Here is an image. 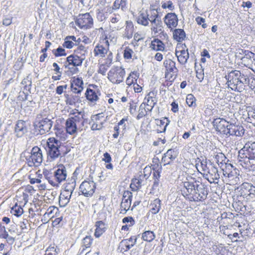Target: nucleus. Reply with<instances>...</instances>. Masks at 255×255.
Returning <instances> with one entry per match:
<instances>
[{"label": "nucleus", "mask_w": 255, "mask_h": 255, "mask_svg": "<svg viewBox=\"0 0 255 255\" xmlns=\"http://www.w3.org/2000/svg\"><path fill=\"white\" fill-rule=\"evenodd\" d=\"M239 156L255 158V142L247 143L239 152Z\"/></svg>", "instance_id": "obj_11"}, {"label": "nucleus", "mask_w": 255, "mask_h": 255, "mask_svg": "<svg viewBox=\"0 0 255 255\" xmlns=\"http://www.w3.org/2000/svg\"><path fill=\"white\" fill-rule=\"evenodd\" d=\"M145 13L147 15L148 20L150 21L151 23L159 20L158 18V13L156 9L153 8L150 9L148 11H145Z\"/></svg>", "instance_id": "obj_35"}, {"label": "nucleus", "mask_w": 255, "mask_h": 255, "mask_svg": "<svg viewBox=\"0 0 255 255\" xmlns=\"http://www.w3.org/2000/svg\"><path fill=\"white\" fill-rule=\"evenodd\" d=\"M118 250L120 253L124 254L128 251V240L124 239L120 243Z\"/></svg>", "instance_id": "obj_46"}, {"label": "nucleus", "mask_w": 255, "mask_h": 255, "mask_svg": "<svg viewBox=\"0 0 255 255\" xmlns=\"http://www.w3.org/2000/svg\"><path fill=\"white\" fill-rule=\"evenodd\" d=\"M27 131L26 123L23 120L17 121L14 128V131L17 137H21Z\"/></svg>", "instance_id": "obj_20"}, {"label": "nucleus", "mask_w": 255, "mask_h": 255, "mask_svg": "<svg viewBox=\"0 0 255 255\" xmlns=\"http://www.w3.org/2000/svg\"><path fill=\"white\" fill-rule=\"evenodd\" d=\"M128 88H130L131 89H133L135 92L139 93L141 90V87H140L138 85L136 84V86H135V84H128Z\"/></svg>", "instance_id": "obj_58"}, {"label": "nucleus", "mask_w": 255, "mask_h": 255, "mask_svg": "<svg viewBox=\"0 0 255 255\" xmlns=\"http://www.w3.org/2000/svg\"><path fill=\"white\" fill-rule=\"evenodd\" d=\"M108 70V68L107 66L105 65H101L99 67V69L98 70V72L103 75H105L107 71Z\"/></svg>", "instance_id": "obj_64"}, {"label": "nucleus", "mask_w": 255, "mask_h": 255, "mask_svg": "<svg viewBox=\"0 0 255 255\" xmlns=\"http://www.w3.org/2000/svg\"><path fill=\"white\" fill-rule=\"evenodd\" d=\"M52 119H35L33 126L35 129L38 130L39 134L41 135L45 134L50 131L52 127L53 124Z\"/></svg>", "instance_id": "obj_5"}, {"label": "nucleus", "mask_w": 255, "mask_h": 255, "mask_svg": "<svg viewBox=\"0 0 255 255\" xmlns=\"http://www.w3.org/2000/svg\"><path fill=\"white\" fill-rule=\"evenodd\" d=\"M21 157L24 158L30 167L38 166L43 161L42 150L37 146L33 147L30 152L24 151L21 154Z\"/></svg>", "instance_id": "obj_4"}, {"label": "nucleus", "mask_w": 255, "mask_h": 255, "mask_svg": "<svg viewBox=\"0 0 255 255\" xmlns=\"http://www.w3.org/2000/svg\"><path fill=\"white\" fill-rule=\"evenodd\" d=\"M95 226L96 229L94 235L96 238H99L106 231V225L103 221H99L96 223Z\"/></svg>", "instance_id": "obj_25"}, {"label": "nucleus", "mask_w": 255, "mask_h": 255, "mask_svg": "<svg viewBox=\"0 0 255 255\" xmlns=\"http://www.w3.org/2000/svg\"><path fill=\"white\" fill-rule=\"evenodd\" d=\"M244 56L241 58L242 60V62L244 63V64L246 65V64H249L250 62H253L252 59L254 60L255 59V54L248 50H245L243 51Z\"/></svg>", "instance_id": "obj_28"}, {"label": "nucleus", "mask_w": 255, "mask_h": 255, "mask_svg": "<svg viewBox=\"0 0 255 255\" xmlns=\"http://www.w3.org/2000/svg\"><path fill=\"white\" fill-rule=\"evenodd\" d=\"M52 53L55 57L63 56L67 55L65 50L60 46L56 49H54Z\"/></svg>", "instance_id": "obj_49"}, {"label": "nucleus", "mask_w": 255, "mask_h": 255, "mask_svg": "<svg viewBox=\"0 0 255 255\" xmlns=\"http://www.w3.org/2000/svg\"><path fill=\"white\" fill-rule=\"evenodd\" d=\"M160 200L155 199L150 204V211L152 214H156L159 211L161 208Z\"/></svg>", "instance_id": "obj_34"}, {"label": "nucleus", "mask_w": 255, "mask_h": 255, "mask_svg": "<svg viewBox=\"0 0 255 255\" xmlns=\"http://www.w3.org/2000/svg\"><path fill=\"white\" fill-rule=\"evenodd\" d=\"M148 17L145 12H141L137 20L138 23L144 26H146L148 24Z\"/></svg>", "instance_id": "obj_42"}, {"label": "nucleus", "mask_w": 255, "mask_h": 255, "mask_svg": "<svg viewBox=\"0 0 255 255\" xmlns=\"http://www.w3.org/2000/svg\"><path fill=\"white\" fill-rule=\"evenodd\" d=\"M174 151L172 149H169L167 151V152L164 155V159L166 158H170L171 160L174 157L173 156V153H174Z\"/></svg>", "instance_id": "obj_60"}, {"label": "nucleus", "mask_w": 255, "mask_h": 255, "mask_svg": "<svg viewBox=\"0 0 255 255\" xmlns=\"http://www.w3.org/2000/svg\"><path fill=\"white\" fill-rule=\"evenodd\" d=\"M127 0H116L114 6L116 8L120 7L125 11L128 10Z\"/></svg>", "instance_id": "obj_41"}, {"label": "nucleus", "mask_w": 255, "mask_h": 255, "mask_svg": "<svg viewBox=\"0 0 255 255\" xmlns=\"http://www.w3.org/2000/svg\"><path fill=\"white\" fill-rule=\"evenodd\" d=\"M66 99L65 102L67 105H74L79 101V97L76 95H69L65 94L64 95Z\"/></svg>", "instance_id": "obj_36"}, {"label": "nucleus", "mask_w": 255, "mask_h": 255, "mask_svg": "<svg viewBox=\"0 0 255 255\" xmlns=\"http://www.w3.org/2000/svg\"><path fill=\"white\" fill-rule=\"evenodd\" d=\"M126 183L124 182L122 183L120 187L119 191L123 193V198L122 202L121 204V207L122 208H127V203L128 202V199H126L127 195L128 194V190H126Z\"/></svg>", "instance_id": "obj_30"}, {"label": "nucleus", "mask_w": 255, "mask_h": 255, "mask_svg": "<svg viewBox=\"0 0 255 255\" xmlns=\"http://www.w3.org/2000/svg\"><path fill=\"white\" fill-rule=\"evenodd\" d=\"M152 26L151 27V31L154 34H161L163 32L162 22L161 20L159 19L152 22Z\"/></svg>", "instance_id": "obj_29"}, {"label": "nucleus", "mask_w": 255, "mask_h": 255, "mask_svg": "<svg viewBox=\"0 0 255 255\" xmlns=\"http://www.w3.org/2000/svg\"><path fill=\"white\" fill-rule=\"evenodd\" d=\"M75 23L81 28L88 29L93 26V20L89 13H86L79 14Z\"/></svg>", "instance_id": "obj_8"}, {"label": "nucleus", "mask_w": 255, "mask_h": 255, "mask_svg": "<svg viewBox=\"0 0 255 255\" xmlns=\"http://www.w3.org/2000/svg\"><path fill=\"white\" fill-rule=\"evenodd\" d=\"M163 65L168 73H176L177 72V69L175 66V62L171 59L165 60Z\"/></svg>", "instance_id": "obj_26"}, {"label": "nucleus", "mask_w": 255, "mask_h": 255, "mask_svg": "<svg viewBox=\"0 0 255 255\" xmlns=\"http://www.w3.org/2000/svg\"><path fill=\"white\" fill-rule=\"evenodd\" d=\"M244 133V129L241 126H236L234 124L229 125L226 131V135L242 136Z\"/></svg>", "instance_id": "obj_19"}, {"label": "nucleus", "mask_w": 255, "mask_h": 255, "mask_svg": "<svg viewBox=\"0 0 255 255\" xmlns=\"http://www.w3.org/2000/svg\"><path fill=\"white\" fill-rule=\"evenodd\" d=\"M71 193L62 191L59 196V205L61 207H65L70 201Z\"/></svg>", "instance_id": "obj_23"}, {"label": "nucleus", "mask_w": 255, "mask_h": 255, "mask_svg": "<svg viewBox=\"0 0 255 255\" xmlns=\"http://www.w3.org/2000/svg\"><path fill=\"white\" fill-rule=\"evenodd\" d=\"M83 117L80 114L68 118L66 122V129L69 134L72 135L77 132L79 124H83Z\"/></svg>", "instance_id": "obj_6"}, {"label": "nucleus", "mask_w": 255, "mask_h": 255, "mask_svg": "<svg viewBox=\"0 0 255 255\" xmlns=\"http://www.w3.org/2000/svg\"><path fill=\"white\" fill-rule=\"evenodd\" d=\"M76 186V182L75 181L71 183H68L66 184L64 189L63 191H66L72 194Z\"/></svg>", "instance_id": "obj_47"}, {"label": "nucleus", "mask_w": 255, "mask_h": 255, "mask_svg": "<svg viewBox=\"0 0 255 255\" xmlns=\"http://www.w3.org/2000/svg\"><path fill=\"white\" fill-rule=\"evenodd\" d=\"M45 149L48 159L50 161L64 157L70 151V148L69 146L54 137L47 139Z\"/></svg>", "instance_id": "obj_2"}, {"label": "nucleus", "mask_w": 255, "mask_h": 255, "mask_svg": "<svg viewBox=\"0 0 255 255\" xmlns=\"http://www.w3.org/2000/svg\"><path fill=\"white\" fill-rule=\"evenodd\" d=\"M141 181L138 179L134 178L131 180V182L130 184V188L132 191H136L141 186Z\"/></svg>", "instance_id": "obj_43"}, {"label": "nucleus", "mask_w": 255, "mask_h": 255, "mask_svg": "<svg viewBox=\"0 0 255 255\" xmlns=\"http://www.w3.org/2000/svg\"><path fill=\"white\" fill-rule=\"evenodd\" d=\"M203 177L207 179L210 183L215 182L216 180H218L220 178L217 168L213 163L210 166L209 169L206 173H203Z\"/></svg>", "instance_id": "obj_12"}, {"label": "nucleus", "mask_w": 255, "mask_h": 255, "mask_svg": "<svg viewBox=\"0 0 255 255\" xmlns=\"http://www.w3.org/2000/svg\"><path fill=\"white\" fill-rule=\"evenodd\" d=\"M213 125L216 130L226 134L229 126V123L224 119H216L213 122Z\"/></svg>", "instance_id": "obj_17"}, {"label": "nucleus", "mask_w": 255, "mask_h": 255, "mask_svg": "<svg viewBox=\"0 0 255 255\" xmlns=\"http://www.w3.org/2000/svg\"><path fill=\"white\" fill-rule=\"evenodd\" d=\"M190 179L191 181L182 182L181 191L183 196L190 201L198 202L205 200L208 194L204 185L191 178Z\"/></svg>", "instance_id": "obj_1"}, {"label": "nucleus", "mask_w": 255, "mask_h": 255, "mask_svg": "<svg viewBox=\"0 0 255 255\" xmlns=\"http://www.w3.org/2000/svg\"><path fill=\"white\" fill-rule=\"evenodd\" d=\"M240 164L245 169L250 171L255 170V158L247 156H239Z\"/></svg>", "instance_id": "obj_14"}, {"label": "nucleus", "mask_w": 255, "mask_h": 255, "mask_svg": "<svg viewBox=\"0 0 255 255\" xmlns=\"http://www.w3.org/2000/svg\"><path fill=\"white\" fill-rule=\"evenodd\" d=\"M173 36L177 42H182L185 39L186 34L183 29H176L173 31Z\"/></svg>", "instance_id": "obj_31"}, {"label": "nucleus", "mask_w": 255, "mask_h": 255, "mask_svg": "<svg viewBox=\"0 0 255 255\" xmlns=\"http://www.w3.org/2000/svg\"><path fill=\"white\" fill-rule=\"evenodd\" d=\"M240 192L244 198L255 197V186L250 183H243L240 187Z\"/></svg>", "instance_id": "obj_10"}, {"label": "nucleus", "mask_w": 255, "mask_h": 255, "mask_svg": "<svg viewBox=\"0 0 255 255\" xmlns=\"http://www.w3.org/2000/svg\"><path fill=\"white\" fill-rule=\"evenodd\" d=\"M155 238L154 233L152 231H146L142 234V239L148 242L153 241Z\"/></svg>", "instance_id": "obj_40"}, {"label": "nucleus", "mask_w": 255, "mask_h": 255, "mask_svg": "<svg viewBox=\"0 0 255 255\" xmlns=\"http://www.w3.org/2000/svg\"><path fill=\"white\" fill-rule=\"evenodd\" d=\"M212 164L213 163L211 161H209V163H208L206 160H203L200 161V165L199 164H196V166L199 171H200V170L198 168V166L200 167V169L203 172V173H206L209 169L210 166H211Z\"/></svg>", "instance_id": "obj_37"}, {"label": "nucleus", "mask_w": 255, "mask_h": 255, "mask_svg": "<svg viewBox=\"0 0 255 255\" xmlns=\"http://www.w3.org/2000/svg\"><path fill=\"white\" fill-rule=\"evenodd\" d=\"M23 210L22 207L18 206L17 204L15 205L11 209V213L15 216L17 217L20 216L22 214Z\"/></svg>", "instance_id": "obj_48"}, {"label": "nucleus", "mask_w": 255, "mask_h": 255, "mask_svg": "<svg viewBox=\"0 0 255 255\" xmlns=\"http://www.w3.org/2000/svg\"><path fill=\"white\" fill-rule=\"evenodd\" d=\"M176 56L178 58V61L182 64L187 62L189 58V53L188 50H182L180 51H176Z\"/></svg>", "instance_id": "obj_24"}, {"label": "nucleus", "mask_w": 255, "mask_h": 255, "mask_svg": "<svg viewBox=\"0 0 255 255\" xmlns=\"http://www.w3.org/2000/svg\"><path fill=\"white\" fill-rule=\"evenodd\" d=\"M186 103L189 107L196 106V99L192 94H189L186 97Z\"/></svg>", "instance_id": "obj_51"}, {"label": "nucleus", "mask_w": 255, "mask_h": 255, "mask_svg": "<svg viewBox=\"0 0 255 255\" xmlns=\"http://www.w3.org/2000/svg\"><path fill=\"white\" fill-rule=\"evenodd\" d=\"M107 49L102 45L97 46L94 49L95 55L100 54L102 57L104 56V55L107 53Z\"/></svg>", "instance_id": "obj_52"}, {"label": "nucleus", "mask_w": 255, "mask_h": 255, "mask_svg": "<svg viewBox=\"0 0 255 255\" xmlns=\"http://www.w3.org/2000/svg\"><path fill=\"white\" fill-rule=\"evenodd\" d=\"M137 239V237L136 236H131L128 239V250L135 244Z\"/></svg>", "instance_id": "obj_57"}, {"label": "nucleus", "mask_w": 255, "mask_h": 255, "mask_svg": "<svg viewBox=\"0 0 255 255\" xmlns=\"http://www.w3.org/2000/svg\"><path fill=\"white\" fill-rule=\"evenodd\" d=\"M58 211V209L57 208L51 206L48 208L46 214H47L49 217L52 218L54 216V214H56Z\"/></svg>", "instance_id": "obj_53"}, {"label": "nucleus", "mask_w": 255, "mask_h": 255, "mask_svg": "<svg viewBox=\"0 0 255 255\" xmlns=\"http://www.w3.org/2000/svg\"><path fill=\"white\" fill-rule=\"evenodd\" d=\"M83 81L79 78L74 79L71 84V91L74 93L79 94L83 90Z\"/></svg>", "instance_id": "obj_21"}, {"label": "nucleus", "mask_w": 255, "mask_h": 255, "mask_svg": "<svg viewBox=\"0 0 255 255\" xmlns=\"http://www.w3.org/2000/svg\"><path fill=\"white\" fill-rule=\"evenodd\" d=\"M155 123L156 125L155 129L158 133H161L165 131L167 124L165 123L164 120L156 119Z\"/></svg>", "instance_id": "obj_32"}, {"label": "nucleus", "mask_w": 255, "mask_h": 255, "mask_svg": "<svg viewBox=\"0 0 255 255\" xmlns=\"http://www.w3.org/2000/svg\"><path fill=\"white\" fill-rule=\"evenodd\" d=\"M126 72L122 67L112 69L108 73V79L113 83H120L124 79Z\"/></svg>", "instance_id": "obj_9"}, {"label": "nucleus", "mask_w": 255, "mask_h": 255, "mask_svg": "<svg viewBox=\"0 0 255 255\" xmlns=\"http://www.w3.org/2000/svg\"><path fill=\"white\" fill-rule=\"evenodd\" d=\"M138 77V74L136 72H133L128 75V81L131 79L130 84H134L136 82L137 79Z\"/></svg>", "instance_id": "obj_55"}, {"label": "nucleus", "mask_w": 255, "mask_h": 255, "mask_svg": "<svg viewBox=\"0 0 255 255\" xmlns=\"http://www.w3.org/2000/svg\"><path fill=\"white\" fill-rule=\"evenodd\" d=\"M74 45L75 44L73 42L66 37L65 38V41L62 45L64 47L68 49H71L73 47Z\"/></svg>", "instance_id": "obj_54"}, {"label": "nucleus", "mask_w": 255, "mask_h": 255, "mask_svg": "<svg viewBox=\"0 0 255 255\" xmlns=\"http://www.w3.org/2000/svg\"><path fill=\"white\" fill-rule=\"evenodd\" d=\"M53 119L52 116L50 115V110L47 108L44 109L41 113L38 114L35 119Z\"/></svg>", "instance_id": "obj_38"}, {"label": "nucleus", "mask_w": 255, "mask_h": 255, "mask_svg": "<svg viewBox=\"0 0 255 255\" xmlns=\"http://www.w3.org/2000/svg\"><path fill=\"white\" fill-rule=\"evenodd\" d=\"M80 190L82 194L86 197H90L93 195L96 189V184L93 180V177L84 181L80 186Z\"/></svg>", "instance_id": "obj_7"}, {"label": "nucleus", "mask_w": 255, "mask_h": 255, "mask_svg": "<svg viewBox=\"0 0 255 255\" xmlns=\"http://www.w3.org/2000/svg\"><path fill=\"white\" fill-rule=\"evenodd\" d=\"M146 110H147L146 108L145 109L144 106L143 107L142 104H141L140 106L139 113L137 115L136 114V119L138 120L141 118L143 116H144L145 115V112L146 111Z\"/></svg>", "instance_id": "obj_56"}, {"label": "nucleus", "mask_w": 255, "mask_h": 255, "mask_svg": "<svg viewBox=\"0 0 255 255\" xmlns=\"http://www.w3.org/2000/svg\"><path fill=\"white\" fill-rule=\"evenodd\" d=\"M157 102L156 95L153 92H150L144 98V102L142 104L147 111H151Z\"/></svg>", "instance_id": "obj_16"}, {"label": "nucleus", "mask_w": 255, "mask_h": 255, "mask_svg": "<svg viewBox=\"0 0 255 255\" xmlns=\"http://www.w3.org/2000/svg\"><path fill=\"white\" fill-rule=\"evenodd\" d=\"M87 99L93 103H95L99 99L98 93L93 89L88 88L85 93Z\"/></svg>", "instance_id": "obj_27"}, {"label": "nucleus", "mask_w": 255, "mask_h": 255, "mask_svg": "<svg viewBox=\"0 0 255 255\" xmlns=\"http://www.w3.org/2000/svg\"><path fill=\"white\" fill-rule=\"evenodd\" d=\"M225 78L228 87L239 92L244 91L245 85L250 82L248 76L239 70H232L225 76Z\"/></svg>", "instance_id": "obj_3"}, {"label": "nucleus", "mask_w": 255, "mask_h": 255, "mask_svg": "<svg viewBox=\"0 0 255 255\" xmlns=\"http://www.w3.org/2000/svg\"><path fill=\"white\" fill-rule=\"evenodd\" d=\"M213 157L215 158L216 162L219 165L220 164H222V163L225 161L226 158L225 155L222 152L217 153H214Z\"/></svg>", "instance_id": "obj_45"}, {"label": "nucleus", "mask_w": 255, "mask_h": 255, "mask_svg": "<svg viewBox=\"0 0 255 255\" xmlns=\"http://www.w3.org/2000/svg\"><path fill=\"white\" fill-rule=\"evenodd\" d=\"M97 17L99 20L102 21L105 19V16L103 11L99 9L96 10Z\"/></svg>", "instance_id": "obj_59"}, {"label": "nucleus", "mask_w": 255, "mask_h": 255, "mask_svg": "<svg viewBox=\"0 0 255 255\" xmlns=\"http://www.w3.org/2000/svg\"><path fill=\"white\" fill-rule=\"evenodd\" d=\"M67 177V171L65 167L63 164L58 166V169L54 172V181L57 183V186L61 182L65 180Z\"/></svg>", "instance_id": "obj_13"}, {"label": "nucleus", "mask_w": 255, "mask_h": 255, "mask_svg": "<svg viewBox=\"0 0 255 255\" xmlns=\"http://www.w3.org/2000/svg\"><path fill=\"white\" fill-rule=\"evenodd\" d=\"M164 21L169 28L172 29L177 26L178 19L175 13H168L165 16Z\"/></svg>", "instance_id": "obj_18"}, {"label": "nucleus", "mask_w": 255, "mask_h": 255, "mask_svg": "<svg viewBox=\"0 0 255 255\" xmlns=\"http://www.w3.org/2000/svg\"><path fill=\"white\" fill-rule=\"evenodd\" d=\"M91 129L93 130H100L103 127V123L100 121L98 115H94L91 117Z\"/></svg>", "instance_id": "obj_22"}, {"label": "nucleus", "mask_w": 255, "mask_h": 255, "mask_svg": "<svg viewBox=\"0 0 255 255\" xmlns=\"http://www.w3.org/2000/svg\"><path fill=\"white\" fill-rule=\"evenodd\" d=\"M44 177L48 180V182L53 186H57V183L54 181V173H52L48 170L43 171Z\"/></svg>", "instance_id": "obj_39"}, {"label": "nucleus", "mask_w": 255, "mask_h": 255, "mask_svg": "<svg viewBox=\"0 0 255 255\" xmlns=\"http://www.w3.org/2000/svg\"><path fill=\"white\" fill-rule=\"evenodd\" d=\"M84 60V58L81 56H79L76 54H72L67 57L64 66L65 68H67L70 65H72L74 67L80 66L82 65Z\"/></svg>", "instance_id": "obj_15"}, {"label": "nucleus", "mask_w": 255, "mask_h": 255, "mask_svg": "<svg viewBox=\"0 0 255 255\" xmlns=\"http://www.w3.org/2000/svg\"><path fill=\"white\" fill-rule=\"evenodd\" d=\"M143 39V37L139 34L136 33L134 35L133 40L134 42H132V44L135 45L136 44V42L139 41V40Z\"/></svg>", "instance_id": "obj_62"}, {"label": "nucleus", "mask_w": 255, "mask_h": 255, "mask_svg": "<svg viewBox=\"0 0 255 255\" xmlns=\"http://www.w3.org/2000/svg\"><path fill=\"white\" fill-rule=\"evenodd\" d=\"M151 172V167H148L146 166L143 169V173L144 177H146V178H147L149 175H150V173Z\"/></svg>", "instance_id": "obj_61"}, {"label": "nucleus", "mask_w": 255, "mask_h": 255, "mask_svg": "<svg viewBox=\"0 0 255 255\" xmlns=\"http://www.w3.org/2000/svg\"><path fill=\"white\" fill-rule=\"evenodd\" d=\"M93 239L91 236H86L82 240V246L84 247L86 249L90 248L93 243Z\"/></svg>", "instance_id": "obj_44"}, {"label": "nucleus", "mask_w": 255, "mask_h": 255, "mask_svg": "<svg viewBox=\"0 0 255 255\" xmlns=\"http://www.w3.org/2000/svg\"><path fill=\"white\" fill-rule=\"evenodd\" d=\"M151 168L153 171H162V166L158 159H154L153 160Z\"/></svg>", "instance_id": "obj_50"}, {"label": "nucleus", "mask_w": 255, "mask_h": 255, "mask_svg": "<svg viewBox=\"0 0 255 255\" xmlns=\"http://www.w3.org/2000/svg\"><path fill=\"white\" fill-rule=\"evenodd\" d=\"M162 7L164 9L168 8L170 10H172L174 8V6L173 5V3L171 1H168L167 3H164L162 4Z\"/></svg>", "instance_id": "obj_63"}, {"label": "nucleus", "mask_w": 255, "mask_h": 255, "mask_svg": "<svg viewBox=\"0 0 255 255\" xmlns=\"http://www.w3.org/2000/svg\"><path fill=\"white\" fill-rule=\"evenodd\" d=\"M150 47L155 51H163L164 50L163 43L158 39L151 41Z\"/></svg>", "instance_id": "obj_33"}]
</instances>
